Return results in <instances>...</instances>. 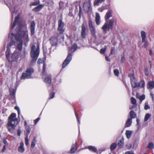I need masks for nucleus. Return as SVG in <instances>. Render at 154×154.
Here are the masks:
<instances>
[{
    "label": "nucleus",
    "mask_w": 154,
    "mask_h": 154,
    "mask_svg": "<svg viewBox=\"0 0 154 154\" xmlns=\"http://www.w3.org/2000/svg\"><path fill=\"white\" fill-rule=\"evenodd\" d=\"M20 18V15L18 14L15 17L13 25H11V29H13L16 25H17L16 28L17 33L15 35L12 33L11 34H9L8 38L11 39V41H13L14 38L17 42H20L18 44L17 48L18 50L21 51L23 49V42L25 47H27L29 40L27 25L24 21H22L21 23L19 22Z\"/></svg>",
    "instance_id": "obj_1"
},
{
    "label": "nucleus",
    "mask_w": 154,
    "mask_h": 154,
    "mask_svg": "<svg viewBox=\"0 0 154 154\" xmlns=\"http://www.w3.org/2000/svg\"><path fill=\"white\" fill-rule=\"evenodd\" d=\"M8 120L7 128L8 131L12 133L18 123V119L16 118V114L14 113H12L8 117Z\"/></svg>",
    "instance_id": "obj_2"
},
{
    "label": "nucleus",
    "mask_w": 154,
    "mask_h": 154,
    "mask_svg": "<svg viewBox=\"0 0 154 154\" xmlns=\"http://www.w3.org/2000/svg\"><path fill=\"white\" fill-rule=\"evenodd\" d=\"M128 76L130 79L131 84L133 88H144L145 86V82L144 80H142L139 82H137V80L135 77L134 72L129 74Z\"/></svg>",
    "instance_id": "obj_3"
},
{
    "label": "nucleus",
    "mask_w": 154,
    "mask_h": 154,
    "mask_svg": "<svg viewBox=\"0 0 154 154\" xmlns=\"http://www.w3.org/2000/svg\"><path fill=\"white\" fill-rule=\"evenodd\" d=\"M30 54L31 57L32 58L31 64H32L36 62L38 57L39 54V47H37L36 48L35 45H32L31 47Z\"/></svg>",
    "instance_id": "obj_4"
},
{
    "label": "nucleus",
    "mask_w": 154,
    "mask_h": 154,
    "mask_svg": "<svg viewBox=\"0 0 154 154\" xmlns=\"http://www.w3.org/2000/svg\"><path fill=\"white\" fill-rule=\"evenodd\" d=\"M114 20H110L109 22H106L101 28L103 32L105 34L107 32V31L112 29L113 28L114 23Z\"/></svg>",
    "instance_id": "obj_5"
},
{
    "label": "nucleus",
    "mask_w": 154,
    "mask_h": 154,
    "mask_svg": "<svg viewBox=\"0 0 154 154\" xmlns=\"http://www.w3.org/2000/svg\"><path fill=\"white\" fill-rule=\"evenodd\" d=\"M64 23L62 21V19L59 20L58 21V28L57 31L59 32V33H57L60 36V38L62 39H63L64 36L63 33L65 31V28H64Z\"/></svg>",
    "instance_id": "obj_6"
},
{
    "label": "nucleus",
    "mask_w": 154,
    "mask_h": 154,
    "mask_svg": "<svg viewBox=\"0 0 154 154\" xmlns=\"http://www.w3.org/2000/svg\"><path fill=\"white\" fill-rule=\"evenodd\" d=\"M34 71L33 69L31 68L27 69L26 71V73H23L22 74L21 77V79H24L32 78L31 75Z\"/></svg>",
    "instance_id": "obj_7"
},
{
    "label": "nucleus",
    "mask_w": 154,
    "mask_h": 154,
    "mask_svg": "<svg viewBox=\"0 0 154 154\" xmlns=\"http://www.w3.org/2000/svg\"><path fill=\"white\" fill-rule=\"evenodd\" d=\"M11 0H9L8 2H5L6 5L9 7L11 11V12L12 19H13V14L16 12L15 11V6L14 5L13 2L11 1Z\"/></svg>",
    "instance_id": "obj_8"
},
{
    "label": "nucleus",
    "mask_w": 154,
    "mask_h": 154,
    "mask_svg": "<svg viewBox=\"0 0 154 154\" xmlns=\"http://www.w3.org/2000/svg\"><path fill=\"white\" fill-rule=\"evenodd\" d=\"M62 38H60V36L57 34V37H51L49 39V41L51 46H56L57 45L58 39L60 40Z\"/></svg>",
    "instance_id": "obj_9"
},
{
    "label": "nucleus",
    "mask_w": 154,
    "mask_h": 154,
    "mask_svg": "<svg viewBox=\"0 0 154 154\" xmlns=\"http://www.w3.org/2000/svg\"><path fill=\"white\" fill-rule=\"evenodd\" d=\"M72 54L69 53L66 59L63 63L62 65V69L65 67L69 63L72 59Z\"/></svg>",
    "instance_id": "obj_10"
},
{
    "label": "nucleus",
    "mask_w": 154,
    "mask_h": 154,
    "mask_svg": "<svg viewBox=\"0 0 154 154\" xmlns=\"http://www.w3.org/2000/svg\"><path fill=\"white\" fill-rule=\"evenodd\" d=\"M141 35L142 38V43H144L143 45L142 46V47L145 48L148 45L147 42L145 41V38H146L145 32L144 31H142L141 32Z\"/></svg>",
    "instance_id": "obj_11"
},
{
    "label": "nucleus",
    "mask_w": 154,
    "mask_h": 154,
    "mask_svg": "<svg viewBox=\"0 0 154 154\" xmlns=\"http://www.w3.org/2000/svg\"><path fill=\"white\" fill-rule=\"evenodd\" d=\"M88 26L91 31V33L94 37H96V29L93 26L92 21L91 20H90L88 22Z\"/></svg>",
    "instance_id": "obj_12"
},
{
    "label": "nucleus",
    "mask_w": 154,
    "mask_h": 154,
    "mask_svg": "<svg viewBox=\"0 0 154 154\" xmlns=\"http://www.w3.org/2000/svg\"><path fill=\"white\" fill-rule=\"evenodd\" d=\"M15 43V41H11L9 45L7 46V49L6 51L5 52V55L7 58L8 60H9L10 54V50L9 48L11 46L13 45H14Z\"/></svg>",
    "instance_id": "obj_13"
},
{
    "label": "nucleus",
    "mask_w": 154,
    "mask_h": 154,
    "mask_svg": "<svg viewBox=\"0 0 154 154\" xmlns=\"http://www.w3.org/2000/svg\"><path fill=\"white\" fill-rule=\"evenodd\" d=\"M35 22L33 21L31 22L30 25V30L31 35H32L35 34Z\"/></svg>",
    "instance_id": "obj_14"
},
{
    "label": "nucleus",
    "mask_w": 154,
    "mask_h": 154,
    "mask_svg": "<svg viewBox=\"0 0 154 154\" xmlns=\"http://www.w3.org/2000/svg\"><path fill=\"white\" fill-rule=\"evenodd\" d=\"M51 75H49L48 76L45 78L44 79V82L48 86H50L51 85Z\"/></svg>",
    "instance_id": "obj_15"
},
{
    "label": "nucleus",
    "mask_w": 154,
    "mask_h": 154,
    "mask_svg": "<svg viewBox=\"0 0 154 154\" xmlns=\"http://www.w3.org/2000/svg\"><path fill=\"white\" fill-rule=\"evenodd\" d=\"M86 28L84 24L82 25L81 37L82 38H85L86 37Z\"/></svg>",
    "instance_id": "obj_16"
},
{
    "label": "nucleus",
    "mask_w": 154,
    "mask_h": 154,
    "mask_svg": "<svg viewBox=\"0 0 154 154\" xmlns=\"http://www.w3.org/2000/svg\"><path fill=\"white\" fill-rule=\"evenodd\" d=\"M112 10H108L105 16V20L107 21L110 17H112Z\"/></svg>",
    "instance_id": "obj_17"
},
{
    "label": "nucleus",
    "mask_w": 154,
    "mask_h": 154,
    "mask_svg": "<svg viewBox=\"0 0 154 154\" xmlns=\"http://www.w3.org/2000/svg\"><path fill=\"white\" fill-rule=\"evenodd\" d=\"M77 142H75V143L72 145L70 150V153L73 154L75 153L76 151L77 148Z\"/></svg>",
    "instance_id": "obj_18"
},
{
    "label": "nucleus",
    "mask_w": 154,
    "mask_h": 154,
    "mask_svg": "<svg viewBox=\"0 0 154 154\" xmlns=\"http://www.w3.org/2000/svg\"><path fill=\"white\" fill-rule=\"evenodd\" d=\"M95 21L97 25H99L100 23V17L99 14L98 13H96Z\"/></svg>",
    "instance_id": "obj_19"
},
{
    "label": "nucleus",
    "mask_w": 154,
    "mask_h": 154,
    "mask_svg": "<svg viewBox=\"0 0 154 154\" xmlns=\"http://www.w3.org/2000/svg\"><path fill=\"white\" fill-rule=\"evenodd\" d=\"M19 57V55L18 53L15 52H14L11 56V57L13 60L14 61H17Z\"/></svg>",
    "instance_id": "obj_20"
},
{
    "label": "nucleus",
    "mask_w": 154,
    "mask_h": 154,
    "mask_svg": "<svg viewBox=\"0 0 154 154\" xmlns=\"http://www.w3.org/2000/svg\"><path fill=\"white\" fill-rule=\"evenodd\" d=\"M83 8L85 11L88 12L91 9V7L90 4L86 3L84 4Z\"/></svg>",
    "instance_id": "obj_21"
},
{
    "label": "nucleus",
    "mask_w": 154,
    "mask_h": 154,
    "mask_svg": "<svg viewBox=\"0 0 154 154\" xmlns=\"http://www.w3.org/2000/svg\"><path fill=\"white\" fill-rule=\"evenodd\" d=\"M10 94L13 99L15 98V94L16 92L15 89L13 88H10L9 89Z\"/></svg>",
    "instance_id": "obj_22"
},
{
    "label": "nucleus",
    "mask_w": 154,
    "mask_h": 154,
    "mask_svg": "<svg viewBox=\"0 0 154 154\" xmlns=\"http://www.w3.org/2000/svg\"><path fill=\"white\" fill-rule=\"evenodd\" d=\"M44 6V5H39L33 9L32 10L35 12H38L40 11Z\"/></svg>",
    "instance_id": "obj_23"
},
{
    "label": "nucleus",
    "mask_w": 154,
    "mask_h": 154,
    "mask_svg": "<svg viewBox=\"0 0 154 154\" xmlns=\"http://www.w3.org/2000/svg\"><path fill=\"white\" fill-rule=\"evenodd\" d=\"M24 143L22 142L20 143V146L18 147V151L20 152H23L24 151V148L23 147Z\"/></svg>",
    "instance_id": "obj_24"
},
{
    "label": "nucleus",
    "mask_w": 154,
    "mask_h": 154,
    "mask_svg": "<svg viewBox=\"0 0 154 154\" xmlns=\"http://www.w3.org/2000/svg\"><path fill=\"white\" fill-rule=\"evenodd\" d=\"M88 149L93 152H97V149L94 146H88Z\"/></svg>",
    "instance_id": "obj_25"
},
{
    "label": "nucleus",
    "mask_w": 154,
    "mask_h": 154,
    "mask_svg": "<svg viewBox=\"0 0 154 154\" xmlns=\"http://www.w3.org/2000/svg\"><path fill=\"white\" fill-rule=\"evenodd\" d=\"M132 131H131L126 130L125 133V135L127 138L129 139L132 135Z\"/></svg>",
    "instance_id": "obj_26"
},
{
    "label": "nucleus",
    "mask_w": 154,
    "mask_h": 154,
    "mask_svg": "<svg viewBox=\"0 0 154 154\" xmlns=\"http://www.w3.org/2000/svg\"><path fill=\"white\" fill-rule=\"evenodd\" d=\"M132 119L130 118L128 119L126 121L125 124V126L126 127H130L132 124Z\"/></svg>",
    "instance_id": "obj_27"
},
{
    "label": "nucleus",
    "mask_w": 154,
    "mask_h": 154,
    "mask_svg": "<svg viewBox=\"0 0 154 154\" xmlns=\"http://www.w3.org/2000/svg\"><path fill=\"white\" fill-rule=\"evenodd\" d=\"M148 88L152 90L154 88V82L152 81H150L148 83Z\"/></svg>",
    "instance_id": "obj_28"
},
{
    "label": "nucleus",
    "mask_w": 154,
    "mask_h": 154,
    "mask_svg": "<svg viewBox=\"0 0 154 154\" xmlns=\"http://www.w3.org/2000/svg\"><path fill=\"white\" fill-rule=\"evenodd\" d=\"M27 54V53L25 49H24L23 51L21 52L20 54V56L21 58H25Z\"/></svg>",
    "instance_id": "obj_29"
},
{
    "label": "nucleus",
    "mask_w": 154,
    "mask_h": 154,
    "mask_svg": "<svg viewBox=\"0 0 154 154\" xmlns=\"http://www.w3.org/2000/svg\"><path fill=\"white\" fill-rule=\"evenodd\" d=\"M124 144V141L123 139L120 140L118 143V145L119 148H122Z\"/></svg>",
    "instance_id": "obj_30"
},
{
    "label": "nucleus",
    "mask_w": 154,
    "mask_h": 154,
    "mask_svg": "<svg viewBox=\"0 0 154 154\" xmlns=\"http://www.w3.org/2000/svg\"><path fill=\"white\" fill-rule=\"evenodd\" d=\"M130 117L131 119H134L136 117V114L133 111H131L129 113Z\"/></svg>",
    "instance_id": "obj_31"
},
{
    "label": "nucleus",
    "mask_w": 154,
    "mask_h": 154,
    "mask_svg": "<svg viewBox=\"0 0 154 154\" xmlns=\"http://www.w3.org/2000/svg\"><path fill=\"white\" fill-rule=\"evenodd\" d=\"M151 116V115L150 114H149V113H146L144 119V122L147 121L150 118Z\"/></svg>",
    "instance_id": "obj_32"
},
{
    "label": "nucleus",
    "mask_w": 154,
    "mask_h": 154,
    "mask_svg": "<svg viewBox=\"0 0 154 154\" xmlns=\"http://www.w3.org/2000/svg\"><path fill=\"white\" fill-rule=\"evenodd\" d=\"M105 0H95L94 2V5H98L100 4L101 3L104 2Z\"/></svg>",
    "instance_id": "obj_33"
},
{
    "label": "nucleus",
    "mask_w": 154,
    "mask_h": 154,
    "mask_svg": "<svg viewBox=\"0 0 154 154\" xmlns=\"http://www.w3.org/2000/svg\"><path fill=\"white\" fill-rule=\"evenodd\" d=\"M36 137H34L33 140L32 142L31 147L32 148H34L35 145V143L36 142Z\"/></svg>",
    "instance_id": "obj_34"
},
{
    "label": "nucleus",
    "mask_w": 154,
    "mask_h": 154,
    "mask_svg": "<svg viewBox=\"0 0 154 154\" xmlns=\"http://www.w3.org/2000/svg\"><path fill=\"white\" fill-rule=\"evenodd\" d=\"M117 144L114 143H112L110 146V149L111 150H114L117 146Z\"/></svg>",
    "instance_id": "obj_35"
},
{
    "label": "nucleus",
    "mask_w": 154,
    "mask_h": 154,
    "mask_svg": "<svg viewBox=\"0 0 154 154\" xmlns=\"http://www.w3.org/2000/svg\"><path fill=\"white\" fill-rule=\"evenodd\" d=\"M77 45L76 44H75L72 46L71 50L72 51L74 52L77 49Z\"/></svg>",
    "instance_id": "obj_36"
},
{
    "label": "nucleus",
    "mask_w": 154,
    "mask_h": 154,
    "mask_svg": "<svg viewBox=\"0 0 154 154\" xmlns=\"http://www.w3.org/2000/svg\"><path fill=\"white\" fill-rule=\"evenodd\" d=\"M106 6H102L100 8H98V10L99 11L102 12L104 10L107 9Z\"/></svg>",
    "instance_id": "obj_37"
},
{
    "label": "nucleus",
    "mask_w": 154,
    "mask_h": 154,
    "mask_svg": "<svg viewBox=\"0 0 154 154\" xmlns=\"http://www.w3.org/2000/svg\"><path fill=\"white\" fill-rule=\"evenodd\" d=\"M148 149H152L154 148V145L152 143H150L149 144L148 146Z\"/></svg>",
    "instance_id": "obj_38"
},
{
    "label": "nucleus",
    "mask_w": 154,
    "mask_h": 154,
    "mask_svg": "<svg viewBox=\"0 0 154 154\" xmlns=\"http://www.w3.org/2000/svg\"><path fill=\"white\" fill-rule=\"evenodd\" d=\"M25 143L26 146H28L29 144L28 134H26V137L25 138Z\"/></svg>",
    "instance_id": "obj_39"
},
{
    "label": "nucleus",
    "mask_w": 154,
    "mask_h": 154,
    "mask_svg": "<svg viewBox=\"0 0 154 154\" xmlns=\"http://www.w3.org/2000/svg\"><path fill=\"white\" fill-rule=\"evenodd\" d=\"M106 49V46H104V48H101L100 50V52L101 54H104Z\"/></svg>",
    "instance_id": "obj_40"
},
{
    "label": "nucleus",
    "mask_w": 154,
    "mask_h": 154,
    "mask_svg": "<svg viewBox=\"0 0 154 154\" xmlns=\"http://www.w3.org/2000/svg\"><path fill=\"white\" fill-rule=\"evenodd\" d=\"M150 108V106L148 104V103H145V105L144 107V109L145 110H147L148 109H149Z\"/></svg>",
    "instance_id": "obj_41"
},
{
    "label": "nucleus",
    "mask_w": 154,
    "mask_h": 154,
    "mask_svg": "<svg viewBox=\"0 0 154 154\" xmlns=\"http://www.w3.org/2000/svg\"><path fill=\"white\" fill-rule=\"evenodd\" d=\"M131 103L133 104H135L136 103V99L133 97L131 98Z\"/></svg>",
    "instance_id": "obj_42"
},
{
    "label": "nucleus",
    "mask_w": 154,
    "mask_h": 154,
    "mask_svg": "<svg viewBox=\"0 0 154 154\" xmlns=\"http://www.w3.org/2000/svg\"><path fill=\"white\" fill-rule=\"evenodd\" d=\"M45 69H46V65L45 63H44L43 66V71L42 72V74L44 75L45 72Z\"/></svg>",
    "instance_id": "obj_43"
},
{
    "label": "nucleus",
    "mask_w": 154,
    "mask_h": 154,
    "mask_svg": "<svg viewBox=\"0 0 154 154\" xmlns=\"http://www.w3.org/2000/svg\"><path fill=\"white\" fill-rule=\"evenodd\" d=\"M145 74L147 76H148L149 75V72L148 71V69L147 68L145 67L144 68V70Z\"/></svg>",
    "instance_id": "obj_44"
},
{
    "label": "nucleus",
    "mask_w": 154,
    "mask_h": 154,
    "mask_svg": "<svg viewBox=\"0 0 154 154\" xmlns=\"http://www.w3.org/2000/svg\"><path fill=\"white\" fill-rule=\"evenodd\" d=\"M55 93L54 92H51L49 94L50 97L49 98V99L53 98L54 96Z\"/></svg>",
    "instance_id": "obj_45"
},
{
    "label": "nucleus",
    "mask_w": 154,
    "mask_h": 154,
    "mask_svg": "<svg viewBox=\"0 0 154 154\" xmlns=\"http://www.w3.org/2000/svg\"><path fill=\"white\" fill-rule=\"evenodd\" d=\"M14 109H15L17 110V112H18V116L19 117V115H20V112L19 108L17 106H15L14 107Z\"/></svg>",
    "instance_id": "obj_46"
},
{
    "label": "nucleus",
    "mask_w": 154,
    "mask_h": 154,
    "mask_svg": "<svg viewBox=\"0 0 154 154\" xmlns=\"http://www.w3.org/2000/svg\"><path fill=\"white\" fill-rule=\"evenodd\" d=\"M114 73L115 75L117 76H119V71L117 69H115L114 70Z\"/></svg>",
    "instance_id": "obj_47"
},
{
    "label": "nucleus",
    "mask_w": 154,
    "mask_h": 154,
    "mask_svg": "<svg viewBox=\"0 0 154 154\" xmlns=\"http://www.w3.org/2000/svg\"><path fill=\"white\" fill-rule=\"evenodd\" d=\"M26 130L27 132L28 133V134H27L29 135V134L30 131H31V128H30V127L29 126H26Z\"/></svg>",
    "instance_id": "obj_48"
},
{
    "label": "nucleus",
    "mask_w": 154,
    "mask_h": 154,
    "mask_svg": "<svg viewBox=\"0 0 154 154\" xmlns=\"http://www.w3.org/2000/svg\"><path fill=\"white\" fill-rule=\"evenodd\" d=\"M145 95H142L140 96L139 100L140 101H142L145 99Z\"/></svg>",
    "instance_id": "obj_49"
},
{
    "label": "nucleus",
    "mask_w": 154,
    "mask_h": 154,
    "mask_svg": "<svg viewBox=\"0 0 154 154\" xmlns=\"http://www.w3.org/2000/svg\"><path fill=\"white\" fill-rule=\"evenodd\" d=\"M3 143L5 144V146H7L8 145V143L6 140V138H5L3 140Z\"/></svg>",
    "instance_id": "obj_50"
},
{
    "label": "nucleus",
    "mask_w": 154,
    "mask_h": 154,
    "mask_svg": "<svg viewBox=\"0 0 154 154\" xmlns=\"http://www.w3.org/2000/svg\"><path fill=\"white\" fill-rule=\"evenodd\" d=\"M75 116H76V118H77V119L78 122H79V125L80 124V120L79 118L78 117V115L76 113L75 111Z\"/></svg>",
    "instance_id": "obj_51"
},
{
    "label": "nucleus",
    "mask_w": 154,
    "mask_h": 154,
    "mask_svg": "<svg viewBox=\"0 0 154 154\" xmlns=\"http://www.w3.org/2000/svg\"><path fill=\"white\" fill-rule=\"evenodd\" d=\"M104 55L105 56L106 60L110 62V60L109 57L106 54H104Z\"/></svg>",
    "instance_id": "obj_52"
},
{
    "label": "nucleus",
    "mask_w": 154,
    "mask_h": 154,
    "mask_svg": "<svg viewBox=\"0 0 154 154\" xmlns=\"http://www.w3.org/2000/svg\"><path fill=\"white\" fill-rule=\"evenodd\" d=\"M40 119V118H39V117H38L37 119H35L34 121V122L35 123V124H36L38 122L39 120Z\"/></svg>",
    "instance_id": "obj_53"
},
{
    "label": "nucleus",
    "mask_w": 154,
    "mask_h": 154,
    "mask_svg": "<svg viewBox=\"0 0 154 154\" xmlns=\"http://www.w3.org/2000/svg\"><path fill=\"white\" fill-rule=\"evenodd\" d=\"M115 50V48L114 47H112L111 50V51L110 53V54H114Z\"/></svg>",
    "instance_id": "obj_54"
},
{
    "label": "nucleus",
    "mask_w": 154,
    "mask_h": 154,
    "mask_svg": "<svg viewBox=\"0 0 154 154\" xmlns=\"http://www.w3.org/2000/svg\"><path fill=\"white\" fill-rule=\"evenodd\" d=\"M125 58L124 57H122L121 58V63H122L124 62L125 61Z\"/></svg>",
    "instance_id": "obj_55"
},
{
    "label": "nucleus",
    "mask_w": 154,
    "mask_h": 154,
    "mask_svg": "<svg viewBox=\"0 0 154 154\" xmlns=\"http://www.w3.org/2000/svg\"><path fill=\"white\" fill-rule=\"evenodd\" d=\"M6 146H3V149H2V152H5V149H6Z\"/></svg>",
    "instance_id": "obj_56"
},
{
    "label": "nucleus",
    "mask_w": 154,
    "mask_h": 154,
    "mask_svg": "<svg viewBox=\"0 0 154 154\" xmlns=\"http://www.w3.org/2000/svg\"><path fill=\"white\" fill-rule=\"evenodd\" d=\"M42 62H43L42 60L41 59H39L38 60V64H40V63H42Z\"/></svg>",
    "instance_id": "obj_57"
},
{
    "label": "nucleus",
    "mask_w": 154,
    "mask_h": 154,
    "mask_svg": "<svg viewBox=\"0 0 154 154\" xmlns=\"http://www.w3.org/2000/svg\"><path fill=\"white\" fill-rule=\"evenodd\" d=\"M140 94L139 93H137L136 94V97L137 98L139 99V97H140Z\"/></svg>",
    "instance_id": "obj_58"
},
{
    "label": "nucleus",
    "mask_w": 154,
    "mask_h": 154,
    "mask_svg": "<svg viewBox=\"0 0 154 154\" xmlns=\"http://www.w3.org/2000/svg\"><path fill=\"white\" fill-rule=\"evenodd\" d=\"M125 154H134V153L133 152H131L130 151H128L126 152Z\"/></svg>",
    "instance_id": "obj_59"
},
{
    "label": "nucleus",
    "mask_w": 154,
    "mask_h": 154,
    "mask_svg": "<svg viewBox=\"0 0 154 154\" xmlns=\"http://www.w3.org/2000/svg\"><path fill=\"white\" fill-rule=\"evenodd\" d=\"M149 64L150 68L151 69L152 68V62H151V61L150 60L149 61Z\"/></svg>",
    "instance_id": "obj_60"
},
{
    "label": "nucleus",
    "mask_w": 154,
    "mask_h": 154,
    "mask_svg": "<svg viewBox=\"0 0 154 154\" xmlns=\"http://www.w3.org/2000/svg\"><path fill=\"white\" fill-rule=\"evenodd\" d=\"M150 95L152 97V100L153 101L154 100V95L152 93L150 94Z\"/></svg>",
    "instance_id": "obj_61"
},
{
    "label": "nucleus",
    "mask_w": 154,
    "mask_h": 154,
    "mask_svg": "<svg viewBox=\"0 0 154 154\" xmlns=\"http://www.w3.org/2000/svg\"><path fill=\"white\" fill-rule=\"evenodd\" d=\"M75 7V8L76 9H78V4H75L74 5Z\"/></svg>",
    "instance_id": "obj_62"
},
{
    "label": "nucleus",
    "mask_w": 154,
    "mask_h": 154,
    "mask_svg": "<svg viewBox=\"0 0 154 154\" xmlns=\"http://www.w3.org/2000/svg\"><path fill=\"white\" fill-rule=\"evenodd\" d=\"M4 123V121L3 120L0 119V125H2Z\"/></svg>",
    "instance_id": "obj_63"
},
{
    "label": "nucleus",
    "mask_w": 154,
    "mask_h": 154,
    "mask_svg": "<svg viewBox=\"0 0 154 154\" xmlns=\"http://www.w3.org/2000/svg\"><path fill=\"white\" fill-rule=\"evenodd\" d=\"M136 122H137V125H138L139 122H140V121H139V119H137L136 120Z\"/></svg>",
    "instance_id": "obj_64"
}]
</instances>
